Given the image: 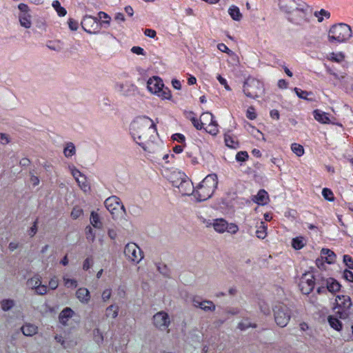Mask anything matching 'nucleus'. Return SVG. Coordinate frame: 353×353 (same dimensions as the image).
I'll use <instances>...</instances> for the list:
<instances>
[{"mask_svg": "<svg viewBox=\"0 0 353 353\" xmlns=\"http://www.w3.org/2000/svg\"><path fill=\"white\" fill-rule=\"evenodd\" d=\"M114 90L123 97H133L138 93V88L131 81H116L114 83Z\"/></svg>", "mask_w": 353, "mask_h": 353, "instance_id": "obj_8", "label": "nucleus"}, {"mask_svg": "<svg viewBox=\"0 0 353 353\" xmlns=\"http://www.w3.org/2000/svg\"><path fill=\"white\" fill-rule=\"evenodd\" d=\"M190 119L196 130H201L203 128V123H201V119L199 120L196 117H190Z\"/></svg>", "mask_w": 353, "mask_h": 353, "instance_id": "obj_52", "label": "nucleus"}, {"mask_svg": "<svg viewBox=\"0 0 353 353\" xmlns=\"http://www.w3.org/2000/svg\"><path fill=\"white\" fill-rule=\"evenodd\" d=\"M243 90L246 97L256 99L264 92L263 84L256 79L249 77L244 82Z\"/></svg>", "mask_w": 353, "mask_h": 353, "instance_id": "obj_6", "label": "nucleus"}, {"mask_svg": "<svg viewBox=\"0 0 353 353\" xmlns=\"http://www.w3.org/2000/svg\"><path fill=\"white\" fill-rule=\"evenodd\" d=\"M76 297L83 304H87L90 300V294L85 288H80L76 292Z\"/></svg>", "mask_w": 353, "mask_h": 353, "instance_id": "obj_17", "label": "nucleus"}, {"mask_svg": "<svg viewBox=\"0 0 353 353\" xmlns=\"http://www.w3.org/2000/svg\"><path fill=\"white\" fill-rule=\"evenodd\" d=\"M305 245V240L302 236L294 238L292 241V246L295 250H301Z\"/></svg>", "mask_w": 353, "mask_h": 353, "instance_id": "obj_40", "label": "nucleus"}, {"mask_svg": "<svg viewBox=\"0 0 353 353\" xmlns=\"http://www.w3.org/2000/svg\"><path fill=\"white\" fill-rule=\"evenodd\" d=\"M68 26H69V28H70V29L71 30L74 31V30H77L78 29V28H79V23L77 21H75V20H74L72 19H70L68 20Z\"/></svg>", "mask_w": 353, "mask_h": 353, "instance_id": "obj_60", "label": "nucleus"}, {"mask_svg": "<svg viewBox=\"0 0 353 353\" xmlns=\"http://www.w3.org/2000/svg\"><path fill=\"white\" fill-rule=\"evenodd\" d=\"M336 303L334 309L341 319H346L350 316V310L352 305L351 299L347 295H338L336 296Z\"/></svg>", "mask_w": 353, "mask_h": 353, "instance_id": "obj_5", "label": "nucleus"}, {"mask_svg": "<svg viewBox=\"0 0 353 353\" xmlns=\"http://www.w3.org/2000/svg\"><path fill=\"white\" fill-rule=\"evenodd\" d=\"M200 308L205 312H213L216 309V305L211 301L203 300Z\"/></svg>", "mask_w": 353, "mask_h": 353, "instance_id": "obj_37", "label": "nucleus"}, {"mask_svg": "<svg viewBox=\"0 0 353 353\" xmlns=\"http://www.w3.org/2000/svg\"><path fill=\"white\" fill-rule=\"evenodd\" d=\"M352 35L351 27L343 23L333 25L328 32L330 42L342 43L347 41Z\"/></svg>", "mask_w": 353, "mask_h": 353, "instance_id": "obj_3", "label": "nucleus"}, {"mask_svg": "<svg viewBox=\"0 0 353 353\" xmlns=\"http://www.w3.org/2000/svg\"><path fill=\"white\" fill-rule=\"evenodd\" d=\"M185 174L182 172L174 171L170 174L169 180L173 186L177 188L181 184V182L185 179Z\"/></svg>", "mask_w": 353, "mask_h": 353, "instance_id": "obj_18", "label": "nucleus"}, {"mask_svg": "<svg viewBox=\"0 0 353 353\" xmlns=\"http://www.w3.org/2000/svg\"><path fill=\"white\" fill-rule=\"evenodd\" d=\"M76 153V148L73 143L68 142L63 149L64 156L67 158L71 157Z\"/></svg>", "mask_w": 353, "mask_h": 353, "instance_id": "obj_30", "label": "nucleus"}, {"mask_svg": "<svg viewBox=\"0 0 353 353\" xmlns=\"http://www.w3.org/2000/svg\"><path fill=\"white\" fill-rule=\"evenodd\" d=\"M63 281L65 286L67 288H77V281L73 279H69L67 276H63Z\"/></svg>", "mask_w": 353, "mask_h": 353, "instance_id": "obj_45", "label": "nucleus"}, {"mask_svg": "<svg viewBox=\"0 0 353 353\" xmlns=\"http://www.w3.org/2000/svg\"><path fill=\"white\" fill-rule=\"evenodd\" d=\"M314 16L317 17L319 22H322L323 20V17L327 19L330 18V13L324 9H321L320 11H316L314 12Z\"/></svg>", "mask_w": 353, "mask_h": 353, "instance_id": "obj_43", "label": "nucleus"}, {"mask_svg": "<svg viewBox=\"0 0 353 353\" xmlns=\"http://www.w3.org/2000/svg\"><path fill=\"white\" fill-rule=\"evenodd\" d=\"M90 223L95 228L100 229L102 227V223L100 221V218L99 214L92 211L90 214Z\"/></svg>", "mask_w": 353, "mask_h": 353, "instance_id": "obj_31", "label": "nucleus"}, {"mask_svg": "<svg viewBox=\"0 0 353 353\" xmlns=\"http://www.w3.org/2000/svg\"><path fill=\"white\" fill-rule=\"evenodd\" d=\"M216 79L219 81V82L222 85L224 86V88H225L226 90H228V91L231 90V88L229 86V85L228 84L227 80L225 78L222 77L220 74H218L216 77Z\"/></svg>", "mask_w": 353, "mask_h": 353, "instance_id": "obj_57", "label": "nucleus"}, {"mask_svg": "<svg viewBox=\"0 0 353 353\" xmlns=\"http://www.w3.org/2000/svg\"><path fill=\"white\" fill-rule=\"evenodd\" d=\"M119 306L114 304L110 305L105 309V316L106 318L115 319L119 314Z\"/></svg>", "mask_w": 353, "mask_h": 353, "instance_id": "obj_27", "label": "nucleus"}, {"mask_svg": "<svg viewBox=\"0 0 353 353\" xmlns=\"http://www.w3.org/2000/svg\"><path fill=\"white\" fill-rule=\"evenodd\" d=\"M246 117L250 120H254L256 118L255 109L252 106H250L248 108L246 112Z\"/></svg>", "mask_w": 353, "mask_h": 353, "instance_id": "obj_54", "label": "nucleus"}, {"mask_svg": "<svg viewBox=\"0 0 353 353\" xmlns=\"http://www.w3.org/2000/svg\"><path fill=\"white\" fill-rule=\"evenodd\" d=\"M124 254L130 261L139 263L143 255L141 248L134 243H128L124 248Z\"/></svg>", "mask_w": 353, "mask_h": 353, "instance_id": "obj_9", "label": "nucleus"}, {"mask_svg": "<svg viewBox=\"0 0 353 353\" xmlns=\"http://www.w3.org/2000/svg\"><path fill=\"white\" fill-rule=\"evenodd\" d=\"M321 254L329 264L333 263L335 261L336 256L335 253L330 249L323 248L321 251Z\"/></svg>", "mask_w": 353, "mask_h": 353, "instance_id": "obj_26", "label": "nucleus"}, {"mask_svg": "<svg viewBox=\"0 0 353 353\" xmlns=\"http://www.w3.org/2000/svg\"><path fill=\"white\" fill-rule=\"evenodd\" d=\"M294 90L295 92V93L296 94V95L300 98V99H305V100H310V99H308L307 97L309 95H312V93L310 92H307V91H305V90H302L299 88H294Z\"/></svg>", "mask_w": 353, "mask_h": 353, "instance_id": "obj_44", "label": "nucleus"}, {"mask_svg": "<svg viewBox=\"0 0 353 353\" xmlns=\"http://www.w3.org/2000/svg\"><path fill=\"white\" fill-rule=\"evenodd\" d=\"M154 325L160 330H167L170 324V319L168 313L163 311L157 312L153 316Z\"/></svg>", "mask_w": 353, "mask_h": 353, "instance_id": "obj_11", "label": "nucleus"}, {"mask_svg": "<svg viewBox=\"0 0 353 353\" xmlns=\"http://www.w3.org/2000/svg\"><path fill=\"white\" fill-rule=\"evenodd\" d=\"M94 340L98 344L101 343L103 341V336L99 329H94L93 331Z\"/></svg>", "mask_w": 353, "mask_h": 353, "instance_id": "obj_49", "label": "nucleus"}, {"mask_svg": "<svg viewBox=\"0 0 353 353\" xmlns=\"http://www.w3.org/2000/svg\"><path fill=\"white\" fill-rule=\"evenodd\" d=\"M130 133L134 141L145 151L157 153L165 147L160 139L154 121L146 116L136 118L130 125Z\"/></svg>", "mask_w": 353, "mask_h": 353, "instance_id": "obj_1", "label": "nucleus"}, {"mask_svg": "<svg viewBox=\"0 0 353 353\" xmlns=\"http://www.w3.org/2000/svg\"><path fill=\"white\" fill-rule=\"evenodd\" d=\"M314 119L321 123H329L330 120L328 117V114L319 110H315L313 112Z\"/></svg>", "mask_w": 353, "mask_h": 353, "instance_id": "obj_25", "label": "nucleus"}, {"mask_svg": "<svg viewBox=\"0 0 353 353\" xmlns=\"http://www.w3.org/2000/svg\"><path fill=\"white\" fill-rule=\"evenodd\" d=\"M163 85L164 84L162 79L157 76L150 78L147 81V88L148 91L154 94L159 92L160 89L163 87Z\"/></svg>", "mask_w": 353, "mask_h": 353, "instance_id": "obj_14", "label": "nucleus"}, {"mask_svg": "<svg viewBox=\"0 0 353 353\" xmlns=\"http://www.w3.org/2000/svg\"><path fill=\"white\" fill-rule=\"evenodd\" d=\"M252 201L258 205H265L268 201V194L265 190H260L257 194L254 196Z\"/></svg>", "mask_w": 353, "mask_h": 353, "instance_id": "obj_20", "label": "nucleus"}, {"mask_svg": "<svg viewBox=\"0 0 353 353\" xmlns=\"http://www.w3.org/2000/svg\"><path fill=\"white\" fill-rule=\"evenodd\" d=\"M37 294L44 295L47 293V286L41 283L35 289Z\"/></svg>", "mask_w": 353, "mask_h": 353, "instance_id": "obj_62", "label": "nucleus"}, {"mask_svg": "<svg viewBox=\"0 0 353 353\" xmlns=\"http://www.w3.org/2000/svg\"><path fill=\"white\" fill-rule=\"evenodd\" d=\"M23 334L28 336H32L37 333L38 327L31 323H26L21 327Z\"/></svg>", "mask_w": 353, "mask_h": 353, "instance_id": "obj_24", "label": "nucleus"}, {"mask_svg": "<svg viewBox=\"0 0 353 353\" xmlns=\"http://www.w3.org/2000/svg\"><path fill=\"white\" fill-rule=\"evenodd\" d=\"M85 234H86V238L88 240H90L91 241H94L95 233L94 232L93 230L92 229V228L90 226H87L85 228Z\"/></svg>", "mask_w": 353, "mask_h": 353, "instance_id": "obj_53", "label": "nucleus"}, {"mask_svg": "<svg viewBox=\"0 0 353 353\" xmlns=\"http://www.w3.org/2000/svg\"><path fill=\"white\" fill-rule=\"evenodd\" d=\"M228 13L231 18L234 21H240L242 18V14L239 8L236 6H231L228 9Z\"/></svg>", "mask_w": 353, "mask_h": 353, "instance_id": "obj_28", "label": "nucleus"}, {"mask_svg": "<svg viewBox=\"0 0 353 353\" xmlns=\"http://www.w3.org/2000/svg\"><path fill=\"white\" fill-rule=\"evenodd\" d=\"M249 156L247 152L240 151L236 155V160L239 162H244L248 160Z\"/></svg>", "mask_w": 353, "mask_h": 353, "instance_id": "obj_51", "label": "nucleus"}, {"mask_svg": "<svg viewBox=\"0 0 353 353\" xmlns=\"http://www.w3.org/2000/svg\"><path fill=\"white\" fill-rule=\"evenodd\" d=\"M322 195L324 197L325 199L329 201H334V196L332 191L327 188H325L322 190Z\"/></svg>", "mask_w": 353, "mask_h": 353, "instance_id": "obj_47", "label": "nucleus"}, {"mask_svg": "<svg viewBox=\"0 0 353 353\" xmlns=\"http://www.w3.org/2000/svg\"><path fill=\"white\" fill-rule=\"evenodd\" d=\"M256 325L255 323H251L248 320H243L240 322L238 325V328L241 330H245L249 327H256Z\"/></svg>", "mask_w": 353, "mask_h": 353, "instance_id": "obj_48", "label": "nucleus"}, {"mask_svg": "<svg viewBox=\"0 0 353 353\" xmlns=\"http://www.w3.org/2000/svg\"><path fill=\"white\" fill-rule=\"evenodd\" d=\"M52 5L60 17H63L66 14V10L61 6L59 1H54Z\"/></svg>", "mask_w": 353, "mask_h": 353, "instance_id": "obj_41", "label": "nucleus"}, {"mask_svg": "<svg viewBox=\"0 0 353 353\" xmlns=\"http://www.w3.org/2000/svg\"><path fill=\"white\" fill-rule=\"evenodd\" d=\"M82 28L89 34H97L99 32V19L91 15H85L81 23Z\"/></svg>", "mask_w": 353, "mask_h": 353, "instance_id": "obj_10", "label": "nucleus"}, {"mask_svg": "<svg viewBox=\"0 0 353 353\" xmlns=\"http://www.w3.org/2000/svg\"><path fill=\"white\" fill-rule=\"evenodd\" d=\"M343 261L346 267L350 270H353V259L348 254L343 255Z\"/></svg>", "mask_w": 353, "mask_h": 353, "instance_id": "obj_50", "label": "nucleus"}, {"mask_svg": "<svg viewBox=\"0 0 353 353\" xmlns=\"http://www.w3.org/2000/svg\"><path fill=\"white\" fill-rule=\"evenodd\" d=\"M74 311L70 308L66 307L64 310L61 311V312L59 314V322L63 325H66L68 320L73 316Z\"/></svg>", "mask_w": 353, "mask_h": 353, "instance_id": "obj_22", "label": "nucleus"}, {"mask_svg": "<svg viewBox=\"0 0 353 353\" xmlns=\"http://www.w3.org/2000/svg\"><path fill=\"white\" fill-rule=\"evenodd\" d=\"M238 231H239V227L236 224L232 223H228V226L226 232H228L230 234H234Z\"/></svg>", "mask_w": 353, "mask_h": 353, "instance_id": "obj_56", "label": "nucleus"}, {"mask_svg": "<svg viewBox=\"0 0 353 353\" xmlns=\"http://www.w3.org/2000/svg\"><path fill=\"white\" fill-rule=\"evenodd\" d=\"M205 131L212 136H216L219 132L218 124L216 121L209 123L206 128H204Z\"/></svg>", "mask_w": 353, "mask_h": 353, "instance_id": "obj_33", "label": "nucleus"}, {"mask_svg": "<svg viewBox=\"0 0 353 353\" xmlns=\"http://www.w3.org/2000/svg\"><path fill=\"white\" fill-rule=\"evenodd\" d=\"M225 145L230 148L236 149L239 148V142L236 137H233L230 136V134H225Z\"/></svg>", "mask_w": 353, "mask_h": 353, "instance_id": "obj_32", "label": "nucleus"}, {"mask_svg": "<svg viewBox=\"0 0 353 353\" xmlns=\"http://www.w3.org/2000/svg\"><path fill=\"white\" fill-rule=\"evenodd\" d=\"M278 4L282 12L290 14L293 11H297L303 14L301 17L305 16L309 8V6L301 0H279Z\"/></svg>", "mask_w": 353, "mask_h": 353, "instance_id": "obj_4", "label": "nucleus"}, {"mask_svg": "<svg viewBox=\"0 0 353 353\" xmlns=\"http://www.w3.org/2000/svg\"><path fill=\"white\" fill-rule=\"evenodd\" d=\"M112 295V290L110 288L105 289L103 291L101 294V299L103 302L108 301Z\"/></svg>", "mask_w": 353, "mask_h": 353, "instance_id": "obj_55", "label": "nucleus"}, {"mask_svg": "<svg viewBox=\"0 0 353 353\" xmlns=\"http://www.w3.org/2000/svg\"><path fill=\"white\" fill-rule=\"evenodd\" d=\"M339 319L340 318L336 314L330 315L327 318V321L330 327L336 331L341 330L343 327L342 323Z\"/></svg>", "mask_w": 353, "mask_h": 353, "instance_id": "obj_23", "label": "nucleus"}, {"mask_svg": "<svg viewBox=\"0 0 353 353\" xmlns=\"http://www.w3.org/2000/svg\"><path fill=\"white\" fill-rule=\"evenodd\" d=\"M267 225L263 222H261V225L258 227L256 234L259 239H263L267 236Z\"/></svg>", "mask_w": 353, "mask_h": 353, "instance_id": "obj_35", "label": "nucleus"}, {"mask_svg": "<svg viewBox=\"0 0 353 353\" xmlns=\"http://www.w3.org/2000/svg\"><path fill=\"white\" fill-rule=\"evenodd\" d=\"M83 214V210L79 208H74L72 212H71V216L76 219L79 217H80Z\"/></svg>", "mask_w": 353, "mask_h": 353, "instance_id": "obj_58", "label": "nucleus"}, {"mask_svg": "<svg viewBox=\"0 0 353 353\" xmlns=\"http://www.w3.org/2000/svg\"><path fill=\"white\" fill-rule=\"evenodd\" d=\"M179 192L183 196H189L194 193V188L192 182L186 176L185 179L181 182V184L177 187Z\"/></svg>", "mask_w": 353, "mask_h": 353, "instance_id": "obj_16", "label": "nucleus"}, {"mask_svg": "<svg viewBox=\"0 0 353 353\" xmlns=\"http://www.w3.org/2000/svg\"><path fill=\"white\" fill-rule=\"evenodd\" d=\"M172 139L179 143H183L185 141V137L183 134L176 133L172 135Z\"/></svg>", "mask_w": 353, "mask_h": 353, "instance_id": "obj_63", "label": "nucleus"}, {"mask_svg": "<svg viewBox=\"0 0 353 353\" xmlns=\"http://www.w3.org/2000/svg\"><path fill=\"white\" fill-rule=\"evenodd\" d=\"M131 52L138 55H145V51L143 48L139 46H133L131 48Z\"/></svg>", "mask_w": 353, "mask_h": 353, "instance_id": "obj_61", "label": "nucleus"}, {"mask_svg": "<svg viewBox=\"0 0 353 353\" xmlns=\"http://www.w3.org/2000/svg\"><path fill=\"white\" fill-rule=\"evenodd\" d=\"M14 300L11 299H4L0 301L1 308L4 312L10 311L15 305Z\"/></svg>", "mask_w": 353, "mask_h": 353, "instance_id": "obj_29", "label": "nucleus"}, {"mask_svg": "<svg viewBox=\"0 0 353 353\" xmlns=\"http://www.w3.org/2000/svg\"><path fill=\"white\" fill-rule=\"evenodd\" d=\"M41 283V281L39 276H34L28 281V286L34 289H36Z\"/></svg>", "mask_w": 353, "mask_h": 353, "instance_id": "obj_46", "label": "nucleus"}, {"mask_svg": "<svg viewBox=\"0 0 353 353\" xmlns=\"http://www.w3.org/2000/svg\"><path fill=\"white\" fill-rule=\"evenodd\" d=\"M274 321L281 327H285L291 318V310L283 304H277L273 307Z\"/></svg>", "mask_w": 353, "mask_h": 353, "instance_id": "obj_7", "label": "nucleus"}, {"mask_svg": "<svg viewBox=\"0 0 353 353\" xmlns=\"http://www.w3.org/2000/svg\"><path fill=\"white\" fill-rule=\"evenodd\" d=\"M325 286L327 291L331 293H336L341 289L340 283L333 278H329L325 281Z\"/></svg>", "mask_w": 353, "mask_h": 353, "instance_id": "obj_21", "label": "nucleus"}, {"mask_svg": "<svg viewBox=\"0 0 353 353\" xmlns=\"http://www.w3.org/2000/svg\"><path fill=\"white\" fill-rule=\"evenodd\" d=\"M105 206L107 210L114 216L117 214V212L120 206V199L117 196H112L105 199L104 202Z\"/></svg>", "mask_w": 353, "mask_h": 353, "instance_id": "obj_15", "label": "nucleus"}, {"mask_svg": "<svg viewBox=\"0 0 353 353\" xmlns=\"http://www.w3.org/2000/svg\"><path fill=\"white\" fill-rule=\"evenodd\" d=\"M98 16L99 19L101 20V25L104 26V27H108L110 24L111 17L105 12L100 11L98 13Z\"/></svg>", "mask_w": 353, "mask_h": 353, "instance_id": "obj_36", "label": "nucleus"}, {"mask_svg": "<svg viewBox=\"0 0 353 353\" xmlns=\"http://www.w3.org/2000/svg\"><path fill=\"white\" fill-rule=\"evenodd\" d=\"M210 225H212L216 232L221 234L226 232L228 223L223 219H216L213 220Z\"/></svg>", "mask_w": 353, "mask_h": 353, "instance_id": "obj_19", "label": "nucleus"}, {"mask_svg": "<svg viewBox=\"0 0 353 353\" xmlns=\"http://www.w3.org/2000/svg\"><path fill=\"white\" fill-rule=\"evenodd\" d=\"M343 277L345 280L353 282V273L350 270H345L343 272Z\"/></svg>", "mask_w": 353, "mask_h": 353, "instance_id": "obj_59", "label": "nucleus"}, {"mask_svg": "<svg viewBox=\"0 0 353 353\" xmlns=\"http://www.w3.org/2000/svg\"><path fill=\"white\" fill-rule=\"evenodd\" d=\"M58 279L56 276H54L49 281V288L52 290H55L58 287Z\"/></svg>", "mask_w": 353, "mask_h": 353, "instance_id": "obj_64", "label": "nucleus"}, {"mask_svg": "<svg viewBox=\"0 0 353 353\" xmlns=\"http://www.w3.org/2000/svg\"><path fill=\"white\" fill-rule=\"evenodd\" d=\"M200 119H201V123H203V127L205 125H208V124L209 123H212L215 120L214 115L209 112H203L201 114Z\"/></svg>", "mask_w": 353, "mask_h": 353, "instance_id": "obj_39", "label": "nucleus"}, {"mask_svg": "<svg viewBox=\"0 0 353 353\" xmlns=\"http://www.w3.org/2000/svg\"><path fill=\"white\" fill-rule=\"evenodd\" d=\"M299 287L303 294H310L314 288V278L312 273L307 272L302 275Z\"/></svg>", "mask_w": 353, "mask_h": 353, "instance_id": "obj_12", "label": "nucleus"}, {"mask_svg": "<svg viewBox=\"0 0 353 353\" xmlns=\"http://www.w3.org/2000/svg\"><path fill=\"white\" fill-rule=\"evenodd\" d=\"M69 169L71 172L72 175L75 179L76 181L78 183L80 188L83 191L85 192L87 190V189L88 188V184L85 176L84 174H83L74 165H70Z\"/></svg>", "mask_w": 353, "mask_h": 353, "instance_id": "obj_13", "label": "nucleus"}, {"mask_svg": "<svg viewBox=\"0 0 353 353\" xmlns=\"http://www.w3.org/2000/svg\"><path fill=\"white\" fill-rule=\"evenodd\" d=\"M156 95L162 99H170L172 98L170 89L164 85L160 89L159 92L157 93Z\"/></svg>", "mask_w": 353, "mask_h": 353, "instance_id": "obj_38", "label": "nucleus"}, {"mask_svg": "<svg viewBox=\"0 0 353 353\" xmlns=\"http://www.w3.org/2000/svg\"><path fill=\"white\" fill-rule=\"evenodd\" d=\"M292 151L296 154L298 157H301L304 154V148L303 147L298 143H292L291 145Z\"/></svg>", "mask_w": 353, "mask_h": 353, "instance_id": "obj_42", "label": "nucleus"}, {"mask_svg": "<svg viewBox=\"0 0 353 353\" xmlns=\"http://www.w3.org/2000/svg\"><path fill=\"white\" fill-rule=\"evenodd\" d=\"M19 21L21 26L26 28H30L31 27L30 16L27 13H23L19 16Z\"/></svg>", "mask_w": 353, "mask_h": 353, "instance_id": "obj_34", "label": "nucleus"}, {"mask_svg": "<svg viewBox=\"0 0 353 353\" xmlns=\"http://www.w3.org/2000/svg\"><path fill=\"white\" fill-rule=\"evenodd\" d=\"M217 185V176L208 174L194 190V196L198 201H206L212 196Z\"/></svg>", "mask_w": 353, "mask_h": 353, "instance_id": "obj_2", "label": "nucleus"}]
</instances>
